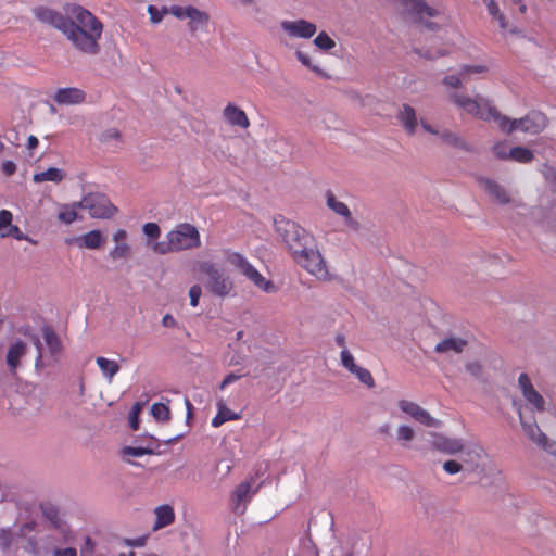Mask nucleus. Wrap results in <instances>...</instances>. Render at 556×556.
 I'll return each mask as SVG.
<instances>
[{
    "instance_id": "nucleus-1",
    "label": "nucleus",
    "mask_w": 556,
    "mask_h": 556,
    "mask_svg": "<svg viewBox=\"0 0 556 556\" xmlns=\"http://www.w3.org/2000/svg\"><path fill=\"white\" fill-rule=\"evenodd\" d=\"M35 17L63 34L73 48L86 55H98L103 23L89 10L78 4H66L63 11L49 7L34 10Z\"/></svg>"
},
{
    "instance_id": "nucleus-2",
    "label": "nucleus",
    "mask_w": 556,
    "mask_h": 556,
    "mask_svg": "<svg viewBox=\"0 0 556 556\" xmlns=\"http://www.w3.org/2000/svg\"><path fill=\"white\" fill-rule=\"evenodd\" d=\"M275 231L292 260L319 280H327L329 271L315 237L298 223L278 216Z\"/></svg>"
},
{
    "instance_id": "nucleus-3",
    "label": "nucleus",
    "mask_w": 556,
    "mask_h": 556,
    "mask_svg": "<svg viewBox=\"0 0 556 556\" xmlns=\"http://www.w3.org/2000/svg\"><path fill=\"white\" fill-rule=\"evenodd\" d=\"M448 99L457 108L464 110L466 113L477 116L481 119L493 121L498 127L511 134L514 130H521L532 135L539 134L547 126L546 116L538 111H531L525 117L519 119H510L507 116L501 115L497 110L491 105L490 101L481 96L475 98L468 94L453 91L448 94Z\"/></svg>"
},
{
    "instance_id": "nucleus-4",
    "label": "nucleus",
    "mask_w": 556,
    "mask_h": 556,
    "mask_svg": "<svg viewBox=\"0 0 556 556\" xmlns=\"http://www.w3.org/2000/svg\"><path fill=\"white\" fill-rule=\"evenodd\" d=\"M199 270L204 274L207 279L205 288L212 294L224 298L233 289V282L218 266L211 261H201L198 263Z\"/></svg>"
},
{
    "instance_id": "nucleus-5",
    "label": "nucleus",
    "mask_w": 556,
    "mask_h": 556,
    "mask_svg": "<svg viewBox=\"0 0 556 556\" xmlns=\"http://www.w3.org/2000/svg\"><path fill=\"white\" fill-rule=\"evenodd\" d=\"M176 253L201 247V236L195 226L189 223L178 224L168 232Z\"/></svg>"
},
{
    "instance_id": "nucleus-6",
    "label": "nucleus",
    "mask_w": 556,
    "mask_h": 556,
    "mask_svg": "<svg viewBox=\"0 0 556 556\" xmlns=\"http://www.w3.org/2000/svg\"><path fill=\"white\" fill-rule=\"evenodd\" d=\"M226 261L240 270L250 281L254 283L258 289L270 292L273 283L266 280L265 277L252 265L250 262L240 253L233 251H225Z\"/></svg>"
},
{
    "instance_id": "nucleus-7",
    "label": "nucleus",
    "mask_w": 556,
    "mask_h": 556,
    "mask_svg": "<svg viewBox=\"0 0 556 556\" xmlns=\"http://www.w3.org/2000/svg\"><path fill=\"white\" fill-rule=\"evenodd\" d=\"M402 13L413 22L422 24L430 30L439 28L437 23L429 22L426 17H433L438 14L437 10L429 7L425 0H401Z\"/></svg>"
},
{
    "instance_id": "nucleus-8",
    "label": "nucleus",
    "mask_w": 556,
    "mask_h": 556,
    "mask_svg": "<svg viewBox=\"0 0 556 556\" xmlns=\"http://www.w3.org/2000/svg\"><path fill=\"white\" fill-rule=\"evenodd\" d=\"M164 12H169L178 20H189L188 29L192 36L205 29L210 22L208 13L192 5H172L169 9H164Z\"/></svg>"
},
{
    "instance_id": "nucleus-9",
    "label": "nucleus",
    "mask_w": 556,
    "mask_h": 556,
    "mask_svg": "<svg viewBox=\"0 0 556 556\" xmlns=\"http://www.w3.org/2000/svg\"><path fill=\"white\" fill-rule=\"evenodd\" d=\"M79 208L87 210L92 218H111L117 208L102 193H89L77 202Z\"/></svg>"
},
{
    "instance_id": "nucleus-10",
    "label": "nucleus",
    "mask_w": 556,
    "mask_h": 556,
    "mask_svg": "<svg viewBox=\"0 0 556 556\" xmlns=\"http://www.w3.org/2000/svg\"><path fill=\"white\" fill-rule=\"evenodd\" d=\"M255 478L250 477L241 482L233 490L230 501L235 514L242 515L247 509V503L251 501L252 496L257 493L260 484L255 485Z\"/></svg>"
},
{
    "instance_id": "nucleus-11",
    "label": "nucleus",
    "mask_w": 556,
    "mask_h": 556,
    "mask_svg": "<svg viewBox=\"0 0 556 556\" xmlns=\"http://www.w3.org/2000/svg\"><path fill=\"white\" fill-rule=\"evenodd\" d=\"M480 188L488 194L490 200L496 204H516V200L511 192L503 185L488 177H479L477 179Z\"/></svg>"
},
{
    "instance_id": "nucleus-12",
    "label": "nucleus",
    "mask_w": 556,
    "mask_h": 556,
    "mask_svg": "<svg viewBox=\"0 0 556 556\" xmlns=\"http://www.w3.org/2000/svg\"><path fill=\"white\" fill-rule=\"evenodd\" d=\"M518 387L522 396L530 405L531 410L538 413H544L547 410L545 399L535 390L527 374L522 372L519 375Z\"/></svg>"
},
{
    "instance_id": "nucleus-13",
    "label": "nucleus",
    "mask_w": 556,
    "mask_h": 556,
    "mask_svg": "<svg viewBox=\"0 0 556 556\" xmlns=\"http://www.w3.org/2000/svg\"><path fill=\"white\" fill-rule=\"evenodd\" d=\"M399 408L410 416L414 420L420 422L421 425L430 428H438L441 425V421L432 417L428 410L424 409L420 405L415 402H410L407 400H401L397 403Z\"/></svg>"
},
{
    "instance_id": "nucleus-14",
    "label": "nucleus",
    "mask_w": 556,
    "mask_h": 556,
    "mask_svg": "<svg viewBox=\"0 0 556 556\" xmlns=\"http://www.w3.org/2000/svg\"><path fill=\"white\" fill-rule=\"evenodd\" d=\"M280 27L291 38L308 39L317 31L316 25L306 20L282 21Z\"/></svg>"
},
{
    "instance_id": "nucleus-15",
    "label": "nucleus",
    "mask_w": 556,
    "mask_h": 556,
    "mask_svg": "<svg viewBox=\"0 0 556 556\" xmlns=\"http://www.w3.org/2000/svg\"><path fill=\"white\" fill-rule=\"evenodd\" d=\"M29 346L21 339L12 340L9 343L5 363L11 374H15L22 365V359L27 355Z\"/></svg>"
},
{
    "instance_id": "nucleus-16",
    "label": "nucleus",
    "mask_w": 556,
    "mask_h": 556,
    "mask_svg": "<svg viewBox=\"0 0 556 556\" xmlns=\"http://www.w3.org/2000/svg\"><path fill=\"white\" fill-rule=\"evenodd\" d=\"M327 206L332 210L336 214L344 217L345 225L354 230L358 231L362 228L361 223L352 217L351 211L348 205L339 201L336 195L331 192L327 193Z\"/></svg>"
},
{
    "instance_id": "nucleus-17",
    "label": "nucleus",
    "mask_w": 556,
    "mask_h": 556,
    "mask_svg": "<svg viewBox=\"0 0 556 556\" xmlns=\"http://www.w3.org/2000/svg\"><path fill=\"white\" fill-rule=\"evenodd\" d=\"M224 119L235 127L247 129L250 126V121L243 110L233 103H228L223 110Z\"/></svg>"
},
{
    "instance_id": "nucleus-18",
    "label": "nucleus",
    "mask_w": 556,
    "mask_h": 556,
    "mask_svg": "<svg viewBox=\"0 0 556 556\" xmlns=\"http://www.w3.org/2000/svg\"><path fill=\"white\" fill-rule=\"evenodd\" d=\"M396 118L408 135H414L416 132L418 121L416 111L413 106L406 103L402 104L396 113Z\"/></svg>"
},
{
    "instance_id": "nucleus-19",
    "label": "nucleus",
    "mask_w": 556,
    "mask_h": 556,
    "mask_svg": "<svg viewBox=\"0 0 556 556\" xmlns=\"http://www.w3.org/2000/svg\"><path fill=\"white\" fill-rule=\"evenodd\" d=\"M54 101L59 104L72 105L83 103L86 99V93L78 88H61L54 97Z\"/></svg>"
},
{
    "instance_id": "nucleus-20",
    "label": "nucleus",
    "mask_w": 556,
    "mask_h": 556,
    "mask_svg": "<svg viewBox=\"0 0 556 556\" xmlns=\"http://www.w3.org/2000/svg\"><path fill=\"white\" fill-rule=\"evenodd\" d=\"M432 445L439 452H462L463 450H469L471 446L457 439L447 438L444 435H435Z\"/></svg>"
},
{
    "instance_id": "nucleus-21",
    "label": "nucleus",
    "mask_w": 556,
    "mask_h": 556,
    "mask_svg": "<svg viewBox=\"0 0 556 556\" xmlns=\"http://www.w3.org/2000/svg\"><path fill=\"white\" fill-rule=\"evenodd\" d=\"M468 342L460 338V337H446L442 341H440L435 348L434 351L439 354H450V353H456L459 354L464 351V349L467 346Z\"/></svg>"
},
{
    "instance_id": "nucleus-22",
    "label": "nucleus",
    "mask_w": 556,
    "mask_h": 556,
    "mask_svg": "<svg viewBox=\"0 0 556 556\" xmlns=\"http://www.w3.org/2000/svg\"><path fill=\"white\" fill-rule=\"evenodd\" d=\"M155 522L153 525V530H160L165 527L170 526L175 521V511L170 505L164 504L155 507Z\"/></svg>"
},
{
    "instance_id": "nucleus-23",
    "label": "nucleus",
    "mask_w": 556,
    "mask_h": 556,
    "mask_svg": "<svg viewBox=\"0 0 556 556\" xmlns=\"http://www.w3.org/2000/svg\"><path fill=\"white\" fill-rule=\"evenodd\" d=\"M519 419H520V424L525 430V432L528 434V437L533 441V442H536L541 447H546L547 446V437L541 431V429L539 428V426L536 425V422L533 420V421H526L523 416H522V413L519 410Z\"/></svg>"
},
{
    "instance_id": "nucleus-24",
    "label": "nucleus",
    "mask_w": 556,
    "mask_h": 556,
    "mask_svg": "<svg viewBox=\"0 0 556 556\" xmlns=\"http://www.w3.org/2000/svg\"><path fill=\"white\" fill-rule=\"evenodd\" d=\"M74 242L79 248H87V249H99L104 243V238L99 230H91L80 237H77L74 239Z\"/></svg>"
},
{
    "instance_id": "nucleus-25",
    "label": "nucleus",
    "mask_w": 556,
    "mask_h": 556,
    "mask_svg": "<svg viewBox=\"0 0 556 556\" xmlns=\"http://www.w3.org/2000/svg\"><path fill=\"white\" fill-rule=\"evenodd\" d=\"M218 413L212 419V426L217 428L228 420H238L240 415L229 409L223 400L217 402Z\"/></svg>"
},
{
    "instance_id": "nucleus-26",
    "label": "nucleus",
    "mask_w": 556,
    "mask_h": 556,
    "mask_svg": "<svg viewBox=\"0 0 556 556\" xmlns=\"http://www.w3.org/2000/svg\"><path fill=\"white\" fill-rule=\"evenodd\" d=\"M96 363L109 382H111L113 377L119 371V365L115 361L98 356Z\"/></svg>"
},
{
    "instance_id": "nucleus-27",
    "label": "nucleus",
    "mask_w": 556,
    "mask_h": 556,
    "mask_svg": "<svg viewBox=\"0 0 556 556\" xmlns=\"http://www.w3.org/2000/svg\"><path fill=\"white\" fill-rule=\"evenodd\" d=\"M65 173L55 167H50L45 172L36 173L33 177V180L35 182H43V181H52V182H60L64 179Z\"/></svg>"
},
{
    "instance_id": "nucleus-28",
    "label": "nucleus",
    "mask_w": 556,
    "mask_h": 556,
    "mask_svg": "<svg viewBox=\"0 0 556 556\" xmlns=\"http://www.w3.org/2000/svg\"><path fill=\"white\" fill-rule=\"evenodd\" d=\"M100 141L112 149H117L122 142V135L116 128H110L101 134Z\"/></svg>"
},
{
    "instance_id": "nucleus-29",
    "label": "nucleus",
    "mask_w": 556,
    "mask_h": 556,
    "mask_svg": "<svg viewBox=\"0 0 556 556\" xmlns=\"http://www.w3.org/2000/svg\"><path fill=\"white\" fill-rule=\"evenodd\" d=\"M509 159L519 163H530L534 155L531 150L523 147H514L509 149Z\"/></svg>"
},
{
    "instance_id": "nucleus-30",
    "label": "nucleus",
    "mask_w": 556,
    "mask_h": 556,
    "mask_svg": "<svg viewBox=\"0 0 556 556\" xmlns=\"http://www.w3.org/2000/svg\"><path fill=\"white\" fill-rule=\"evenodd\" d=\"M439 136L445 144L465 150L467 149L466 142L456 132L446 129L440 132Z\"/></svg>"
},
{
    "instance_id": "nucleus-31",
    "label": "nucleus",
    "mask_w": 556,
    "mask_h": 556,
    "mask_svg": "<svg viewBox=\"0 0 556 556\" xmlns=\"http://www.w3.org/2000/svg\"><path fill=\"white\" fill-rule=\"evenodd\" d=\"M483 2L488 8L489 13L493 16V18H495L498 22L500 27L502 29H506L508 26V23L506 21L505 15L501 12L495 0H483Z\"/></svg>"
},
{
    "instance_id": "nucleus-32",
    "label": "nucleus",
    "mask_w": 556,
    "mask_h": 556,
    "mask_svg": "<svg viewBox=\"0 0 556 556\" xmlns=\"http://www.w3.org/2000/svg\"><path fill=\"white\" fill-rule=\"evenodd\" d=\"M151 415L156 421L165 422L170 419V409L164 403H154L151 407Z\"/></svg>"
},
{
    "instance_id": "nucleus-33",
    "label": "nucleus",
    "mask_w": 556,
    "mask_h": 556,
    "mask_svg": "<svg viewBox=\"0 0 556 556\" xmlns=\"http://www.w3.org/2000/svg\"><path fill=\"white\" fill-rule=\"evenodd\" d=\"M43 339L51 352V354H56L61 350V342L59 337L55 334L53 330L50 328L43 329Z\"/></svg>"
},
{
    "instance_id": "nucleus-34",
    "label": "nucleus",
    "mask_w": 556,
    "mask_h": 556,
    "mask_svg": "<svg viewBox=\"0 0 556 556\" xmlns=\"http://www.w3.org/2000/svg\"><path fill=\"white\" fill-rule=\"evenodd\" d=\"M77 207H79L77 205V202L73 203L72 205L62 206V208L58 215L59 220L64 224H72L77 218V212H76Z\"/></svg>"
},
{
    "instance_id": "nucleus-35",
    "label": "nucleus",
    "mask_w": 556,
    "mask_h": 556,
    "mask_svg": "<svg viewBox=\"0 0 556 556\" xmlns=\"http://www.w3.org/2000/svg\"><path fill=\"white\" fill-rule=\"evenodd\" d=\"M151 249L154 253L160 255L176 253L174 247L170 243V237H168V232L165 236V240L154 242L153 244H151Z\"/></svg>"
},
{
    "instance_id": "nucleus-36",
    "label": "nucleus",
    "mask_w": 556,
    "mask_h": 556,
    "mask_svg": "<svg viewBox=\"0 0 556 556\" xmlns=\"http://www.w3.org/2000/svg\"><path fill=\"white\" fill-rule=\"evenodd\" d=\"M130 247L127 242L115 243V247L110 252V257L113 260L127 258L130 256Z\"/></svg>"
},
{
    "instance_id": "nucleus-37",
    "label": "nucleus",
    "mask_w": 556,
    "mask_h": 556,
    "mask_svg": "<svg viewBox=\"0 0 556 556\" xmlns=\"http://www.w3.org/2000/svg\"><path fill=\"white\" fill-rule=\"evenodd\" d=\"M352 374L355 375L357 377V379L362 383H364L366 387H368V388L375 387V380L368 369L358 366L355 369V371H353Z\"/></svg>"
},
{
    "instance_id": "nucleus-38",
    "label": "nucleus",
    "mask_w": 556,
    "mask_h": 556,
    "mask_svg": "<svg viewBox=\"0 0 556 556\" xmlns=\"http://www.w3.org/2000/svg\"><path fill=\"white\" fill-rule=\"evenodd\" d=\"M41 510H42L43 516L49 521H51V523L53 526H55V527L59 526V523H60L59 510L55 506H53L51 504H43V505H41Z\"/></svg>"
},
{
    "instance_id": "nucleus-39",
    "label": "nucleus",
    "mask_w": 556,
    "mask_h": 556,
    "mask_svg": "<svg viewBox=\"0 0 556 556\" xmlns=\"http://www.w3.org/2000/svg\"><path fill=\"white\" fill-rule=\"evenodd\" d=\"M314 43L321 50L328 51L334 48L336 42L332 38H330L325 31H321L315 39Z\"/></svg>"
},
{
    "instance_id": "nucleus-40",
    "label": "nucleus",
    "mask_w": 556,
    "mask_h": 556,
    "mask_svg": "<svg viewBox=\"0 0 556 556\" xmlns=\"http://www.w3.org/2000/svg\"><path fill=\"white\" fill-rule=\"evenodd\" d=\"M12 224V213L7 210L0 211V236L1 237H8L9 236V228Z\"/></svg>"
},
{
    "instance_id": "nucleus-41",
    "label": "nucleus",
    "mask_w": 556,
    "mask_h": 556,
    "mask_svg": "<svg viewBox=\"0 0 556 556\" xmlns=\"http://www.w3.org/2000/svg\"><path fill=\"white\" fill-rule=\"evenodd\" d=\"M30 340L33 344L36 346L37 350V356L35 362L36 369L43 368V353H42V343L40 341V338L37 334H30Z\"/></svg>"
},
{
    "instance_id": "nucleus-42",
    "label": "nucleus",
    "mask_w": 556,
    "mask_h": 556,
    "mask_svg": "<svg viewBox=\"0 0 556 556\" xmlns=\"http://www.w3.org/2000/svg\"><path fill=\"white\" fill-rule=\"evenodd\" d=\"M341 364L348 369L351 374L355 371L358 365L355 364L354 357L348 349H343L340 353Z\"/></svg>"
},
{
    "instance_id": "nucleus-43",
    "label": "nucleus",
    "mask_w": 556,
    "mask_h": 556,
    "mask_svg": "<svg viewBox=\"0 0 556 556\" xmlns=\"http://www.w3.org/2000/svg\"><path fill=\"white\" fill-rule=\"evenodd\" d=\"M142 407H143V404L140 403V402H136L132 407H131V410L129 413V417H128V420H129V426L131 427V429L134 430H137L138 427H139V415L142 410Z\"/></svg>"
},
{
    "instance_id": "nucleus-44",
    "label": "nucleus",
    "mask_w": 556,
    "mask_h": 556,
    "mask_svg": "<svg viewBox=\"0 0 556 556\" xmlns=\"http://www.w3.org/2000/svg\"><path fill=\"white\" fill-rule=\"evenodd\" d=\"M396 438L399 441L409 442L415 438V431L409 426H400L396 431Z\"/></svg>"
},
{
    "instance_id": "nucleus-45",
    "label": "nucleus",
    "mask_w": 556,
    "mask_h": 556,
    "mask_svg": "<svg viewBox=\"0 0 556 556\" xmlns=\"http://www.w3.org/2000/svg\"><path fill=\"white\" fill-rule=\"evenodd\" d=\"M466 79L467 78H464L460 75V71H459L457 75H447L446 77H444L443 84L451 88L458 89L463 86V81Z\"/></svg>"
},
{
    "instance_id": "nucleus-46",
    "label": "nucleus",
    "mask_w": 556,
    "mask_h": 556,
    "mask_svg": "<svg viewBox=\"0 0 556 556\" xmlns=\"http://www.w3.org/2000/svg\"><path fill=\"white\" fill-rule=\"evenodd\" d=\"M486 71V67L483 65H464L460 67V75L464 78H468L471 74H480Z\"/></svg>"
},
{
    "instance_id": "nucleus-47",
    "label": "nucleus",
    "mask_w": 556,
    "mask_h": 556,
    "mask_svg": "<svg viewBox=\"0 0 556 556\" xmlns=\"http://www.w3.org/2000/svg\"><path fill=\"white\" fill-rule=\"evenodd\" d=\"M143 233L152 239H156L161 235V229L157 224L155 223H147L142 227Z\"/></svg>"
},
{
    "instance_id": "nucleus-48",
    "label": "nucleus",
    "mask_w": 556,
    "mask_h": 556,
    "mask_svg": "<svg viewBox=\"0 0 556 556\" xmlns=\"http://www.w3.org/2000/svg\"><path fill=\"white\" fill-rule=\"evenodd\" d=\"M164 9H167L166 7H164L161 11L154 7V5H149L148 7V12L150 14V20L152 23L154 24H157L162 21L164 14H169V12H164Z\"/></svg>"
},
{
    "instance_id": "nucleus-49",
    "label": "nucleus",
    "mask_w": 556,
    "mask_h": 556,
    "mask_svg": "<svg viewBox=\"0 0 556 556\" xmlns=\"http://www.w3.org/2000/svg\"><path fill=\"white\" fill-rule=\"evenodd\" d=\"M296 55V59L306 67H308L309 70H312L313 72L315 73H320V70L318 66L314 65L312 63V60L309 58V55H307L306 53L302 52V51H296L295 53Z\"/></svg>"
},
{
    "instance_id": "nucleus-50",
    "label": "nucleus",
    "mask_w": 556,
    "mask_h": 556,
    "mask_svg": "<svg viewBox=\"0 0 556 556\" xmlns=\"http://www.w3.org/2000/svg\"><path fill=\"white\" fill-rule=\"evenodd\" d=\"M466 370L475 378L480 379L482 376V365L478 362H470L466 364Z\"/></svg>"
},
{
    "instance_id": "nucleus-51",
    "label": "nucleus",
    "mask_w": 556,
    "mask_h": 556,
    "mask_svg": "<svg viewBox=\"0 0 556 556\" xmlns=\"http://www.w3.org/2000/svg\"><path fill=\"white\" fill-rule=\"evenodd\" d=\"M509 149L505 143H497L494 146L493 152L498 159L508 160L510 157Z\"/></svg>"
},
{
    "instance_id": "nucleus-52",
    "label": "nucleus",
    "mask_w": 556,
    "mask_h": 556,
    "mask_svg": "<svg viewBox=\"0 0 556 556\" xmlns=\"http://www.w3.org/2000/svg\"><path fill=\"white\" fill-rule=\"evenodd\" d=\"M201 294H202V289L199 285H194L190 288L189 296H190L191 306H193V307L198 306Z\"/></svg>"
},
{
    "instance_id": "nucleus-53",
    "label": "nucleus",
    "mask_w": 556,
    "mask_h": 556,
    "mask_svg": "<svg viewBox=\"0 0 556 556\" xmlns=\"http://www.w3.org/2000/svg\"><path fill=\"white\" fill-rule=\"evenodd\" d=\"M443 469L450 475H455L460 471L462 465L456 460H447L443 464Z\"/></svg>"
},
{
    "instance_id": "nucleus-54",
    "label": "nucleus",
    "mask_w": 556,
    "mask_h": 556,
    "mask_svg": "<svg viewBox=\"0 0 556 556\" xmlns=\"http://www.w3.org/2000/svg\"><path fill=\"white\" fill-rule=\"evenodd\" d=\"M245 375L244 374H241V375H237V374H229L227 375L224 380L222 381V383L219 384V389H225L228 384L239 380L240 378L244 377Z\"/></svg>"
},
{
    "instance_id": "nucleus-55",
    "label": "nucleus",
    "mask_w": 556,
    "mask_h": 556,
    "mask_svg": "<svg viewBox=\"0 0 556 556\" xmlns=\"http://www.w3.org/2000/svg\"><path fill=\"white\" fill-rule=\"evenodd\" d=\"M159 447V445H148V446H138V447H132V446H126L122 450V452H138V453H141V452H153L154 448Z\"/></svg>"
},
{
    "instance_id": "nucleus-56",
    "label": "nucleus",
    "mask_w": 556,
    "mask_h": 556,
    "mask_svg": "<svg viewBox=\"0 0 556 556\" xmlns=\"http://www.w3.org/2000/svg\"><path fill=\"white\" fill-rule=\"evenodd\" d=\"M53 556H77L74 547L58 548L54 551Z\"/></svg>"
},
{
    "instance_id": "nucleus-57",
    "label": "nucleus",
    "mask_w": 556,
    "mask_h": 556,
    "mask_svg": "<svg viewBox=\"0 0 556 556\" xmlns=\"http://www.w3.org/2000/svg\"><path fill=\"white\" fill-rule=\"evenodd\" d=\"M11 533L10 531L2 530L0 532V546L7 548L11 544Z\"/></svg>"
},
{
    "instance_id": "nucleus-58",
    "label": "nucleus",
    "mask_w": 556,
    "mask_h": 556,
    "mask_svg": "<svg viewBox=\"0 0 556 556\" xmlns=\"http://www.w3.org/2000/svg\"><path fill=\"white\" fill-rule=\"evenodd\" d=\"M143 455L144 454H123V462L131 466H142L140 463H137L135 458Z\"/></svg>"
},
{
    "instance_id": "nucleus-59",
    "label": "nucleus",
    "mask_w": 556,
    "mask_h": 556,
    "mask_svg": "<svg viewBox=\"0 0 556 556\" xmlns=\"http://www.w3.org/2000/svg\"><path fill=\"white\" fill-rule=\"evenodd\" d=\"M127 238H128V235H127V231L124 230V229H118L114 235H113V241L115 243H119V242H127Z\"/></svg>"
},
{
    "instance_id": "nucleus-60",
    "label": "nucleus",
    "mask_w": 556,
    "mask_h": 556,
    "mask_svg": "<svg viewBox=\"0 0 556 556\" xmlns=\"http://www.w3.org/2000/svg\"><path fill=\"white\" fill-rule=\"evenodd\" d=\"M2 168L7 175H13L16 170V165L11 161H7L3 163Z\"/></svg>"
},
{
    "instance_id": "nucleus-61",
    "label": "nucleus",
    "mask_w": 556,
    "mask_h": 556,
    "mask_svg": "<svg viewBox=\"0 0 556 556\" xmlns=\"http://www.w3.org/2000/svg\"><path fill=\"white\" fill-rule=\"evenodd\" d=\"M146 542H147V536H140L138 539L128 541V545L141 547V546L146 545Z\"/></svg>"
},
{
    "instance_id": "nucleus-62",
    "label": "nucleus",
    "mask_w": 556,
    "mask_h": 556,
    "mask_svg": "<svg viewBox=\"0 0 556 556\" xmlns=\"http://www.w3.org/2000/svg\"><path fill=\"white\" fill-rule=\"evenodd\" d=\"M162 324H163L164 327H173V326H175L176 321H175L174 317L170 314H166L162 318Z\"/></svg>"
},
{
    "instance_id": "nucleus-63",
    "label": "nucleus",
    "mask_w": 556,
    "mask_h": 556,
    "mask_svg": "<svg viewBox=\"0 0 556 556\" xmlns=\"http://www.w3.org/2000/svg\"><path fill=\"white\" fill-rule=\"evenodd\" d=\"M8 232L9 236H14L18 240L23 239V236L21 235L20 228L17 226H13L11 224V227L9 228Z\"/></svg>"
},
{
    "instance_id": "nucleus-64",
    "label": "nucleus",
    "mask_w": 556,
    "mask_h": 556,
    "mask_svg": "<svg viewBox=\"0 0 556 556\" xmlns=\"http://www.w3.org/2000/svg\"><path fill=\"white\" fill-rule=\"evenodd\" d=\"M420 125L421 127L429 134H432V135H438L439 136V131L437 129H434L430 124H428L427 122L425 121H420Z\"/></svg>"
}]
</instances>
